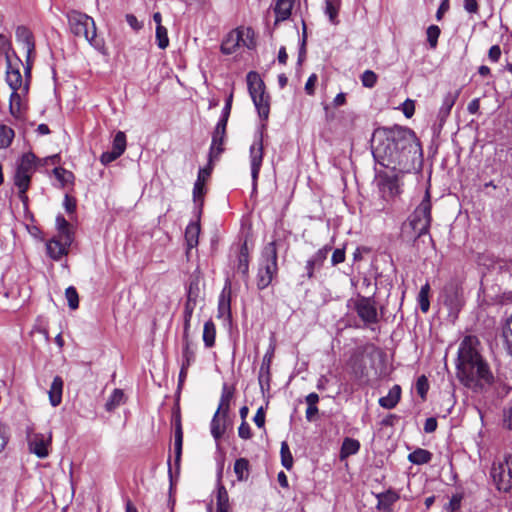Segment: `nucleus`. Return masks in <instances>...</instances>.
<instances>
[{
	"label": "nucleus",
	"instance_id": "obj_50",
	"mask_svg": "<svg viewBox=\"0 0 512 512\" xmlns=\"http://www.w3.org/2000/svg\"><path fill=\"white\" fill-rule=\"evenodd\" d=\"M258 381L262 392L269 391L270 382H271V372L270 369L260 368Z\"/></svg>",
	"mask_w": 512,
	"mask_h": 512
},
{
	"label": "nucleus",
	"instance_id": "obj_45",
	"mask_svg": "<svg viewBox=\"0 0 512 512\" xmlns=\"http://www.w3.org/2000/svg\"><path fill=\"white\" fill-rule=\"evenodd\" d=\"M280 456L281 464L283 465V467H285L287 470L292 469L293 456L286 441H283L281 443Z\"/></svg>",
	"mask_w": 512,
	"mask_h": 512
},
{
	"label": "nucleus",
	"instance_id": "obj_14",
	"mask_svg": "<svg viewBox=\"0 0 512 512\" xmlns=\"http://www.w3.org/2000/svg\"><path fill=\"white\" fill-rule=\"evenodd\" d=\"M244 37L243 28H237L230 31L222 41L220 50L225 55L233 54L242 45L241 40Z\"/></svg>",
	"mask_w": 512,
	"mask_h": 512
},
{
	"label": "nucleus",
	"instance_id": "obj_52",
	"mask_svg": "<svg viewBox=\"0 0 512 512\" xmlns=\"http://www.w3.org/2000/svg\"><path fill=\"white\" fill-rule=\"evenodd\" d=\"M244 30V37L243 40H241L242 45L247 47L248 49H254L256 47V41L254 37V31L252 28H243Z\"/></svg>",
	"mask_w": 512,
	"mask_h": 512
},
{
	"label": "nucleus",
	"instance_id": "obj_6",
	"mask_svg": "<svg viewBox=\"0 0 512 512\" xmlns=\"http://www.w3.org/2000/svg\"><path fill=\"white\" fill-rule=\"evenodd\" d=\"M278 252L276 241L268 242L259 258L256 284L259 290L266 289L278 274Z\"/></svg>",
	"mask_w": 512,
	"mask_h": 512
},
{
	"label": "nucleus",
	"instance_id": "obj_60",
	"mask_svg": "<svg viewBox=\"0 0 512 512\" xmlns=\"http://www.w3.org/2000/svg\"><path fill=\"white\" fill-rule=\"evenodd\" d=\"M238 435L241 439L248 440L252 437L250 425L246 421H242L238 428Z\"/></svg>",
	"mask_w": 512,
	"mask_h": 512
},
{
	"label": "nucleus",
	"instance_id": "obj_43",
	"mask_svg": "<svg viewBox=\"0 0 512 512\" xmlns=\"http://www.w3.org/2000/svg\"><path fill=\"white\" fill-rule=\"evenodd\" d=\"M221 414L215 413L210 424L211 434L216 441H219L225 433V425H220Z\"/></svg>",
	"mask_w": 512,
	"mask_h": 512
},
{
	"label": "nucleus",
	"instance_id": "obj_13",
	"mask_svg": "<svg viewBox=\"0 0 512 512\" xmlns=\"http://www.w3.org/2000/svg\"><path fill=\"white\" fill-rule=\"evenodd\" d=\"M226 128L227 125L216 124V127L212 133V140L209 149L210 162L218 160L221 154L224 152V143L226 139Z\"/></svg>",
	"mask_w": 512,
	"mask_h": 512
},
{
	"label": "nucleus",
	"instance_id": "obj_31",
	"mask_svg": "<svg viewBox=\"0 0 512 512\" xmlns=\"http://www.w3.org/2000/svg\"><path fill=\"white\" fill-rule=\"evenodd\" d=\"M360 450V442L356 439L346 437L340 449V459L344 460L351 455H355Z\"/></svg>",
	"mask_w": 512,
	"mask_h": 512
},
{
	"label": "nucleus",
	"instance_id": "obj_17",
	"mask_svg": "<svg viewBox=\"0 0 512 512\" xmlns=\"http://www.w3.org/2000/svg\"><path fill=\"white\" fill-rule=\"evenodd\" d=\"M183 447V429L180 415L174 417V453H175V466L177 470L180 468L181 456Z\"/></svg>",
	"mask_w": 512,
	"mask_h": 512
},
{
	"label": "nucleus",
	"instance_id": "obj_7",
	"mask_svg": "<svg viewBox=\"0 0 512 512\" xmlns=\"http://www.w3.org/2000/svg\"><path fill=\"white\" fill-rule=\"evenodd\" d=\"M350 306L363 323V327L375 330L373 326L379 323L381 316L378 314L374 297L358 295L356 299H350L348 301V307Z\"/></svg>",
	"mask_w": 512,
	"mask_h": 512
},
{
	"label": "nucleus",
	"instance_id": "obj_32",
	"mask_svg": "<svg viewBox=\"0 0 512 512\" xmlns=\"http://www.w3.org/2000/svg\"><path fill=\"white\" fill-rule=\"evenodd\" d=\"M237 272L241 273L244 277H248L249 273V252L247 243H243L240 247L237 263Z\"/></svg>",
	"mask_w": 512,
	"mask_h": 512
},
{
	"label": "nucleus",
	"instance_id": "obj_40",
	"mask_svg": "<svg viewBox=\"0 0 512 512\" xmlns=\"http://www.w3.org/2000/svg\"><path fill=\"white\" fill-rule=\"evenodd\" d=\"M15 137L14 130L4 124L0 125V149H6L8 148Z\"/></svg>",
	"mask_w": 512,
	"mask_h": 512
},
{
	"label": "nucleus",
	"instance_id": "obj_26",
	"mask_svg": "<svg viewBox=\"0 0 512 512\" xmlns=\"http://www.w3.org/2000/svg\"><path fill=\"white\" fill-rule=\"evenodd\" d=\"M221 479H222V468H220V470L218 471V475H217V482H218L217 495H216L217 511L221 510V509L230 510L229 495H228V492H227L225 486L222 484Z\"/></svg>",
	"mask_w": 512,
	"mask_h": 512
},
{
	"label": "nucleus",
	"instance_id": "obj_57",
	"mask_svg": "<svg viewBox=\"0 0 512 512\" xmlns=\"http://www.w3.org/2000/svg\"><path fill=\"white\" fill-rule=\"evenodd\" d=\"M120 156L121 154H118V152L113 149L111 151H105L100 156V162L106 166L118 159Z\"/></svg>",
	"mask_w": 512,
	"mask_h": 512
},
{
	"label": "nucleus",
	"instance_id": "obj_28",
	"mask_svg": "<svg viewBox=\"0 0 512 512\" xmlns=\"http://www.w3.org/2000/svg\"><path fill=\"white\" fill-rule=\"evenodd\" d=\"M377 509L390 511L393 504L399 499L397 492L389 489L377 495Z\"/></svg>",
	"mask_w": 512,
	"mask_h": 512
},
{
	"label": "nucleus",
	"instance_id": "obj_18",
	"mask_svg": "<svg viewBox=\"0 0 512 512\" xmlns=\"http://www.w3.org/2000/svg\"><path fill=\"white\" fill-rule=\"evenodd\" d=\"M235 388L224 383L222 386L221 397L218 408L215 413L221 414V418L225 421L230 411V402L234 397Z\"/></svg>",
	"mask_w": 512,
	"mask_h": 512
},
{
	"label": "nucleus",
	"instance_id": "obj_42",
	"mask_svg": "<svg viewBox=\"0 0 512 512\" xmlns=\"http://www.w3.org/2000/svg\"><path fill=\"white\" fill-rule=\"evenodd\" d=\"M123 398H124L123 391L121 389H114L105 404L106 410L111 412L114 409H116L123 402Z\"/></svg>",
	"mask_w": 512,
	"mask_h": 512
},
{
	"label": "nucleus",
	"instance_id": "obj_62",
	"mask_svg": "<svg viewBox=\"0 0 512 512\" xmlns=\"http://www.w3.org/2000/svg\"><path fill=\"white\" fill-rule=\"evenodd\" d=\"M63 206L67 213L72 214L76 211V199L74 197L69 196L68 194L65 195Z\"/></svg>",
	"mask_w": 512,
	"mask_h": 512
},
{
	"label": "nucleus",
	"instance_id": "obj_41",
	"mask_svg": "<svg viewBox=\"0 0 512 512\" xmlns=\"http://www.w3.org/2000/svg\"><path fill=\"white\" fill-rule=\"evenodd\" d=\"M183 347H182V360L181 364L186 366H191L195 362V351L191 347V341L190 340H182Z\"/></svg>",
	"mask_w": 512,
	"mask_h": 512
},
{
	"label": "nucleus",
	"instance_id": "obj_22",
	"mask_svg": "<svg viewBox=\"0 0 512 512\" xmlns=\"http://www.w3.org/2000/svg\"><path fill=\"white\" fill-rule=\"evenodd\" d=\"M247 84L251 98H254V96L256 97L258 95L266 94L265 83L257 72L250 71L247 74Z\"/></svg>",
	"mask_w": 512,
	"mask_h": 512
},
{
	"label": "nucleus",
	"instance_id": "obj_39",
	"mask_svg": "<svg viewBox=\"0 0 512 512\" xmlns=\"http://www.w3.org/2000/svg\"><path fill=\"white\" fill-rule=\"evenodd\" d=\"M234 473L238 481H246L249 477V461L246 458H239L234 463Z\"/></svg>",
	"mask_w": 512,
	"mask_h": 512
},
{
	"label": "nucleus",
	"instance_id": "obj_33",
	"mask_svg": "<svg viewBox=\"0 0 512 512\" xmlns=\"http://www.w3.org/2000/svg\"><path fill=\"white\" fill-rule=\"evenodd\" d=\"M230 288L225 287L219 297L218 303V316L219 317H230L231 316V299H230Z\"/></svg>",
	"mask_w": 512,
	"mask_h": 512
},
{
	"label": "nucleus",
	"instance_id": "obj_54",
	"mask_svg": "<svg viewBox=\"0 0 512 512\" xmlns=\"http://www.w3.org/2000/svg\"><path fill=\"white\" fill-rule=\"evenodd\" d=\"M302 25H303V35H302V41H301V44H300V47H299V52H298V61H297L298 65H301L302 62L306 58L307 32H306V24H305L304 21L302 22Z\"/></svg>",
	"mask_w": 512,
	"mask_h": 512
},
{
	"label": "nucleus",
	"instance_id": "obj_20",
	"mask_svg": "<svg viewBox=\"0 0 512 512\" xmlns=\"http://www.w3.org/2000/svg\"><path fill=\"white\" fill-rule=\"evenodd\" d=\"M295 0H275V25L290 18Z\"/></svg>",
	"mask_w": 512,
	"mask_h": 512
},
{
	"label": "nucleus",
	"instance_id": "obj_48",
	"mask_svg": "<svg viewBox=\"0 0 512 512\" xmlns=\"http://www.w3.org/2000/svg\"><path fill=\"white\" fill-rule=\"evenodd\" d=\"M65 297L71 310H76L79 307V295L74 286H69L66 289Z\"/></svg>",
	"mask_w": 512,
	"mask_h": 512
},
{
	"label": "nucleus",
	"instance_id": "obj_46",
	"mask_svg": "<svg viewBox=\"0 0 512 512\" xmlns=\"http://www.w3.org/2000/svg\"><path fill=\"white\" fill-rule=\"evenodd\" d=\"M441 30L437 25H430L426 30L427 42L431 49H435L438 45V38Z\"/></svg>",
	"mask_w": 512,
	"mask_h": 512
},
{
	"label": "nucleus",
	"instance_id": "obj_1",
	"mask_svg": "<svg viewBox=\"0 0 512 512\" xmlns=\"http://www.w3.org/2000/svg\"><path fill=\"white\" fill-rule=\"evenodd\" d=\"M372 154L381 166L398 171L409 172L414 168L417 155H421V145L413 130L394 126L378 129L372 137Z\"/></svg>",
	"mask_w": 512,
	"mask_h": 512
},
{
	"label": "nucleus",
	"instance_id": "obj_10",
	"mask_svg": "<svg viewBox=\"0 0 512 512\" xmlns=\"http://www.w3.org/2000/svg\"><path fill=\"white\" fill-rule=\"evenodd\" d=\"M40 165V159L33 152L24 153L17 161L14 184H31V178Z\"/></svg>",
	"mask_w": 512,
	"mask_h": 512
},
{
	"label": "nucleus",
	"instance_id": "obj_35",
	"mask_svg": "<svg viewBox=\"0 0 512 512\" xmlns=\"http://www.w3.org/2000/svg\"><path fill=\"white\" fill-rule=\"evenodd\" d=\"M9 111L10 114L16 119H21L23 117V106L21 95L18 92H12L10 95V103H9Z\"/></svg>",
	"mask_w": 512,
	"mask_h": 512
},
{
	"label": "nucleus",
	"instance_id": "obj_63",
	"mask_svg": "<svg viewBox=\"0 0 512 512\" xmlns=\"http://www.w3.org/2000/svg\"><path fill=\"white\" fill-rule=\"evenodd\" d=\"M345 261V250L343 248H337L333 251L331 257V264L336 266Z\"/></svg>",
	"mask_w": 512,
	"mask_h": 512
},
{
	"label": "nucleus",
	"instance_id": "obj_55",
	"mask_svg": "<svg viewBox=\"0 0 512 512\" xmlns=\"http://www.w3.org/2000/svg\"><path fill=\"white\" fill-rule=\"evenodd\" d=\"M196 307V296L193 295L191 288L188 291L187 300L184 305V312L186 316L193 315L194 309Z\"/></svg>",
	"mask_w": 512,
	"mask_h": 512
},
{
	"label": "nucleus",
	"instance_id": "obj_36",
	"mask_svg": "<svg viewBox=\"0 0 512 512\" xmlns=\"http://www.w3.org/2000/svg\"><path fill=\"white\" fill-rule=\"evenodd\" d=\"M52 173L54 177L57 179V181L60 183V188L66 187V185L73 183L74 181V174L63 168V167H55L52 170Z\"/></svg>",
	"mask_w": 512,
	"mask_h": 512
},
{
	"label": "nucleus",
	"instance_id": "obj_25",
	"mask_svg": "<svg viewBox=\"0 0 512 512\" xmlns=\"http://www.w3.org/2000/svg\"><path fill=\"white\" fill-rule=\"evenodd\" d=\"M324 3V14L328 17L330 24L334 26L338 25L340 23L339 12L342 5L341 0H325Z\"/></svg>",
	"mask_w": 512,
	"mask_h": 512
},
{
	"label": "nucleus",
	"instance_id": "obj_12",
	"mask_svg": "<svg viewBox=\"0 0 512 512\" xmlns=\"http://www.w3.org/2000/svg\"><path fill=\"white\" fill-rule=\"evenodd\" d=\"M398 171L381 172L376 176L377 187L381 197L389 201L401 193Z\"/></svg>",
	"mask_w": 512,
	"mask_h": 512
},
{
	"label": "nucleus",
	"instance_id": "obj_37",
	"mask_svg": "<svg viewBox=\"0 0 512 512\" xmlns=\"http://www.w3.org/2000/svg\"><path fill=\"white\" fill-rule=\"evenodd\" d=\"M216 338V326L212 320H208L204 324L203 328V342L207 348H211L215 345Z\"/></svg>",
	"mask_w": 512,
	"mask_h": 512
},
{
	"label": "nucleus",
	"instance_id": "obj_61",
	"mask_svg": "<svg viewBox=\"0 0 512 512\" xmlns=\"http://www.w3.org/2000/svg\"><path fill=\"white\" fill-rule=\"evenodd\" d=\"M402 112L406 118H411L415 112V102L411 99H406L402 104Z\"/></svg>",
	"mask_w": 512,
	"mask_h": 512
},
{
	"label": "nucleus",
	"instance_id": "obj_23",
	"mask_svg": "<svg viewBox=\"0 0 512 512\" xmlns=\"http://www.w3.org/2000/svg\"><path fill=\"white\" fill-rule=\"evenodd\" d=\"M199 219L196 222H190L185 229V241L187 245V254L199 243L200 234Z\"/></svg>",
	"mask_w": 512,
	"mask_h": 512
},
{
	"label": "nucleus",
	"instance_id": "obj_9",
	"mask_svg": "<svg viewBox=\"0 0 512 512\" xmlns=\"http://www.w3.org/2000/svg\"><path fill=\"white\" fill-rule=\"evenodd\" d=\"M263 131H260L249 149L251 178H252V192L251 196L257 193V184L260 170L264 158V144H263Z\"/></svg>",
	"mask_w": 512,
	"mask_h": 512
},
{
	"label": "nucleus",
	"instance_id": "obj_34",
	"mask_svg": "<svg viewBox=\"0 0 512 512\" xmlns=\"http://www.w3.org/2000/svg\"><path fill=\"white\" fill-rule=\"evenodd\" d=\"M432 453L423 448H417L408 455V460L415 465H424L431 461Z\"/></svg>",
	"mask_w": 512,
	"mask_h": 512
},
{
	"label": "nucleus",
	"instance_id": "obj_58",
	"mask_svg": "<svg viewBox=\"0 0 512 512\" xmlns=\"http://www.w3.org/2000/svg\"><path fill=\"white\" fill-rule=\"evenodd\" d=\"M31 70H32V60H31V57L28 58V55L26 56V66L24 68V73H25V83H24V86H23V93H28V90H29V82H30V79H31Z\"/></svg>",
	"mask_w": 512,
	"mask_h": 512
},
{
	"label": "nucleus",
	"instance_id": "obj_11",
	"mask_svg": "<svg viewBox=\"0 0 512 512\" xmlns=\"http://www.w3.org/2000/svg\"><path fill=\"white\" fill-rule=\"evenodd\" d=\"M26 439L29 452L36 455L40 459L47 458L50 454L52 445V433L47 435L33 431L32 427L26 429Z\"/></svg>",
	"mask_w": 512,
	"mask_h": 512
},
{
	"label": "nucleus",
	"instance_id": "obj_49",
	"mask_svg": "<svg viewBox=\"0 0 512 512\" xmlns=\"http://www.w3.org/2000/svg\"><path fill=\"white\" fill-rule=\"evenodd\" d=\"M156 43L160 49H166L169 45L168 31L166 27H156Z\"/></svg>",
	"mask_w": 512,
	"mask_h": 512
},
{
	"label": "nucleus",
	"instance_id": "obj_2",
	"mask_svg": "<svg viewBox=\"0 0 512 512\" xmlns=\"http://www.w3.org/2000/svg\"><path fill=\"white\" fill-rule=\"evenodd\" d=\"M480 341L477 336L467 335L458 349L457 377L467 388L478 392L493 382V375L487 362L479 353Z\"/></svg>",
	"mask_w": 512,
	"mask_h": 512
},
{
	"label": "nucleus",
	"instance_id": "obj_30",
	"mask_svg": "<svg viewBox=\"0 0 512 512\" xmlns=\"http://www.w3.org/2000/svg\"><path fill=\"white\" fill-rule=\"evenodd\" d=\"M205 193V183L202 180H196L193 187V202L198 210L197 217L201 216Z\"/></svg>",
	"mask_w": 512,
	"mask_h": 512
},
{
	"label": "nucleus",
	"instance_id": "obj_59",
	"mask_svg": "<svg viewBox=\"0 0 512 512\" xmlns=\"http://www.w3.org/2000/svg\"><path fill=\"white\" fill-rule=\"evenodd\" d=\"M212 170H213V162H210V158H209L207 166L199 169L197 180H202V182L205 183V181L210 177Z\"/></svg>",
	"mask_w": 512,
	"mask_h": 512
},
{
	"label": "nucleus",
	"instance_id": "obj_16",
	"mask_svg": "<svg viewBox=\"0 0 512 512\" xmlns=\"http://www.w3.org/2000/svg\"><path fill=\"white\" fill-rule=\"evenodd\" d=\"M460 94V90L449 91L443 98L442 105L439 108L437 114V120L440 126H443L446 122L447 118L451 113V109L453 108L456 100L458 99Z\"/></svg>",
	"mask_w": 512,
	"mask_h": 512
},
{
	"label": "nucleus",
	"instance_id": "obj_15",
	"mask_svg": "<svg viewBox=\"0 0 512 512\" xmlns=\"http://www.w3.org/2000/svg\"><path fill=\"white\" fill-rule=\"evenodd\" d=\"M330 250L331 247L329 245H325L316 253H314V255L310 259L307 260L305 269L306 277L308 279H312L314 277L315 270H319L323 266Z\"/></svg>",
	"mask_w": 512,
	"mask_h": 512
},
{
	"label": "nucleus",
	"instance_id": "obj_5",
	"mask_svg": "<svg viewBox=\"0 0 512 512\" xmlns=\"http://www.w3.org/2000/svg\"><path fill=\"white\" fill-rule=\"evenodd\" d=\"M66 16L70 32L74 36L85 38L97 50L103 48L104 42L97 37L96 24L92 17L77 10L69 11Z\"/></svg>",
	"mask_w": 512,
	"mask_h": 512
},
{
	"label": "nucleus",
	"instance_id": "obj_24",
	"mask_svg": "<svg viewBox=\"0 0 512 512\" xmlns=\"http://www.w3.org/2000/svg\"><path fill=\"white\" fill-rule=\"evenodd\" d=\"M63 386L64 381L62 377L55 376L48 391L49 401L53 407H57L62 402Z\"/></svg>",
	"mask_w": 512,
	"mask_h": 512
},
{
	"label": "nucleus",
	"instance_id": "obj_38",
	"mask_svg": "<svg viewBox=\"0 0 512 512\" xmlns=\"http://www.w3.org/2000/svg\"><path fill=\"white\" fill-rule=\"evenodd\" d=\"M502 339L507 353L512 357V314L506 319L502 328Z\"/></svg>",
	"mask_w": 512,
	"mask_h": 512
},
{
	"label": "nucleus",
	"instance_id": "obj_44",
	"mask_svg": "<svg viewBox=\"0 0 512 512\" xmlns=\"http://www.w3.org/2000/svg\"><path fill=\"white\" fill-rule=\"evenodd\" d=\"M429 291L430 286L428 283H426L421 287L420 292L418 294L419 307L423 313H427L430 308Z\"/></svg>",
	"mask_w": 512,
	"mask_h": 512
},
{
	"label": "nucleus",
	"instance_id": "obj_51",
	"mask_svg": "<svg viewBox=\"0 0 512 512\" xmlns=\"http://www.w3.org/2000/svg\"><path fill=\"white\" fill-rule=\"evenodd\" d=\"M378 76L372 70H366L361 75V82L364 87L373 88L377 83Z\"/></svg>",
	"mask_w": 512,
	"mask_h": 512
},
{
	"label": "nucleus",
	"instance_id": "obj_8",
	"mask_svg": "<svg viewBox=\"0 0 512 512\" xmlns=\"http://www.w3.org/2000/svg\"><path fill=\"white\" fill-rule=\"evenodd\" d=\"M490 475L497 490L509 492L512 489V454H506L503 460L494 462Z\"/></svg>",
	"mask_w": 512,
	"mask_h": 512
},
{
	"label": "nucleus",
	"instance_id": "obj_47",
	"mask_svg": "<svg viewBox=\"0 0 512 512\" xmlns=\"http://www.w3.org/2000/svg\"><path fill=\"white\" fill-rule=\"evenodd\" d=\"M127 142H126V135L122 131H118L113 139L112 142V149L117 151L118 154H123L126 150Z\"/></svg>",
	"mask_w": 512,
	"mask_h": 512
},
{
	"label": "nucleus",
	"instance_id": "obj_21",
	"mask_svg": "<svg viewBox=\"0 0 512 512\" xmlns=\"http://www.w3.org/2000/svg\"><path fill=\"white\" fill-rule=\"evenodd\" d=\"M6 82L11 88L12 92L23 90V80L20 70L13 68L9 58H7Z\"/></svg>",
	"mask_w": 512,
	"mask_h": 512
},
{
	"label": "nucleus",
	"instance_id": "obj_19",
	"mask_svg": "<svg viewBox=\"0 0 512 512\" xmlns=\"http://www.w3.org/2000/svg\"><path fill=\"white\" fill-rule=\"evenodd\" d=\"M15 36L18 42L24 44L28 58L32 57L35 52V41L32 31L28 27L20 25L16 28Z\"/></svg>",
	"mask_w": 512,
	"mask_h": 512
},
{
	"label": "nucleus",
	"instance_id": "obj_53",
	"mask_svg": "<svg viewBox=\"0 0 512 512\" xmlns=\"http://www.w3.org/2000/svg\"><path fill=\"white\" fill-rule=\"evenodd\" d=\"M17 189H18V197L20 199V201L22 202L23 204V207H24V210L25 211H28L29 209V206H28V203H29V198L27 196V191L28 189L30 188V184H24L22 186V184H14Z\"/></svg>",
	"mask_w": 512,
	"mask_h": 512
},
{
	"label": "nucleus",
	"instance_id": "obj_3",
	"mask_svg": "<svg viewBox=\"0 0 512 512\" xmlns=\"http://www.w3.org/2000/svg\"><path fill=\"white\" fill-rule=\"evenodd\" d=\"M431 210V195L429 189H426L422 201L410 214L407 223L403 225L404 234H406V229L408 227L413 231V234L410 238L413 239L414 245L418 244V241L421 239V237L430 235L429 230L432 222ZM429 240L433 243L431 236H429Z\"/></svg>",
	"mask_w": 512,
	"mask_h": 512
},
{
	"label": "nucleus",
	"instance_id": "obj_64",
	"mask_svg": "<svg viewBox=\"0 0 512 512\" xmlns=\"http://www.w3.org/2000/svg\"><path fill=\"white\" fill-rule=\"evenodd\" d=\"M503 424L506 428L512 430V399L510 402V406L506 410H504Z\"/></svg>",
	"mask_w": 512,
	"mask_h": 512
},
{
	"label": "nucleus",
	"instance_id": "obj_29",
	"mask_svg": "<svg viewBox=\"0 0 512 512\" xmlns=\"http://www.w3.org/2000/svg\"><path fill=\"white\" fill-rule=\"evenodd\" d=\"M252 101L257 109L258 115L262 120H267L270 113V96L266 94L254 96Z\"/></svg>",
	"mask_w": 512,
	"mask_h": 512
},
{
	"label": "nucleus",
	"instance_id": "obj_4",
	"mask_svg": "<svg viewBox=\"0 0 512 512\" xmlns=\"http://www.w3.org/2000/svg\"><path fill=\"white\" fill-rule=\"evenodd\" d=\"M57 233L47 241V255L54 261H59L67 256L70 246L75 240V229L62 214H58L55 220Z\"/></svg>",
	"mask_w": 512,
	"mask_h": 512
},
{
	"label": "nucleus",
	"instance_id": "obj_56",
	"mask_svg": "<svg viewBox=\"0 0 512 512\" xmlns=\"http://www.w3.org/2000/svg\"><path fill=\"white\" fill-rule=\"evenodd\" d=\"M429 389V384L426 376L422 375L417 379L416 390L422 399H425Z\"/></svg>",
	"mask_w": 512,
	"mask_h": 512
},
{
	"label": "nucleus",
	"instance_id": "obj_27",
	"mask_svg": "<svg viewBox=\"0 0 512 512\" xmlns=\"http://www.w3.org/2000/svg\"><path fill=\"white\" fill-rule=\"evenodd\" d=\"M401 398V387L394 385L388 392V394L379 399V405L385 409H393L400 401Z\"/></svg>",
	"mask_w": 512,
	"mask_h": 512
}]
</instances>
